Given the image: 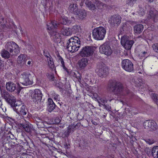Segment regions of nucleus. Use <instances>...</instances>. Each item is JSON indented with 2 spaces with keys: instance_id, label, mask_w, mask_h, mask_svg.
<instances>
[{
  "instance_id": "38",
  "label": "nucleus",
  "mask_w": 158,
  "mask_h": 158,
  "mask_svg": "<svg viewBox=\"0 0 158 158\" xmlns=\"http://www.w3.org/2000/svg\"><path fill=\"white\" fill-rule=\"evenodd\" d=\"M7 137L8 139H13L15 138L14 135L12 134L11 132L10 131H9L8 132L7 134Z\"/></svg>"
},
{
  "instance_id": "2",
  "label": "nucleus",
  "mask_w": 158,
  "mask_h": 158,
  "mask_svg": "<svg viewBox=\"0 0 158 158\" xmlns=\"http://www.w3.org/2000/svg\"><path fill=\"white\" fill-rule=\"evenodd\" d=\"M81 44L80 39L77 37L74 36L69 40L66 48L68 51L74 52L78 51L80 47Z\"/></svg>"
},
{
  "instance_id": "36",
  "label": "nucleus",
  "mask_w": 158,
  "mask_h": 158,
  "mask_svg": "<svg viewBox=\"0 0 158 158\" xmlns=\"http://www.w3.org/2000/svg\"><path fill=\"white\" fill-rule=\"evenodd\" d=\"M49 60H48V64L49 66L52 69L54 68V65L52 58H50Z\"/></svg>"
},
{
  "instance_id": "60",
  "label": "nucleus",
  "mask_w": 158,
  "mask_h": 158,
  "mask_svg": "<svg viewBox=\"0 0 158 158\" xmlns=\"http://www.w3.org/2000/svg\"><path fill=\"white\" fill-rule=\"evenodd\" d=\"M149 149V152H150V151H151V150L150 149Z\"/></svg>"
},
{
  "instance_id": "29",
  "label": "nucleus",
  "mask_w": 158,
  "mask_h": 158,
  "mask_svg": "<svg viewBox=\"0 0 158 158\" xmlns=\"http://www.w3.org/2000/svg\"><path fill=\"white\" fill-rule=\"evenodd\" d=\"M152 153L154 158H158V147H154L152 148Z\"/></svg>"
},
{
  "instance_id": "3",
  "label": "nucleus",
  "mask_w": 158,
  "mask_h": 158,
  "mask_svg": "<svg viewBox=\"0 0 158 158\" xmlns=\"http://www.w3.org/2000/svg\"><path fill=\"white\" fill-rule=\"evenodd\" d=\"M11 107L17 114L22 116L26 115L28 112L26 106L21 101H17Z\"/></svg>"
},
{
  "instance_id": "1",
  "label": "nucleus",
  "mask_w": 158,
  "mask_h": 158,
  "mask_svg": "<svg viewBox=\"0 0 158 158\" xmlns=\"http://www.w3.org/2000/svg\"><path fill=\"white\" fill-rule=\"evenodd\" d=\"M107 88L115 95L120 97L125 96L130 93L127 89L124 88L121 83L116 81H109L108 83Z\"/></svg>"
},
{
  "instance_id": "17",
  "label": "nucleus",
  "mask_w": 158,
  "mask_h": 158,
  "mask_svg": "<svg viewBox=\"0 0 158 158\" xmlns=\"http://www.w3.org/2000/svg\"><path fill=\"white\" fill-rule=\"evenodd\" d=\"M148 20L149 21L153 22H156L158 19L157 15H158V11L155 9L151 8L148 12Z\"/></svg>"
},
{
  "instance_id": "41",
  "label": "nucleus",
  "mask_w": 158,
  "mask_h": 158,
  "mask_svg": "<svg viewBox=\"0 0 158 158\" xmlns=\"http://www.w3.org/2000/svg\"><path fill=\"white\" fill-rule=\"evenodd\" d=\"M141 53H142V56L143 57H147L150 55L149 52L148 51L142 52Z\"/></svg>"
},
{
  "instance_id": "31",
  "label": "nucleus",
  "mask_w": 158,
  "mask_h": 158,
  "mask_svg": "<svg viewBox=\"0 0 158 158\" xmlns=\"http://www.w3.org/2000/svg\"><path fill=\"white\" fill-rule=\"evenodd\" d=\"M88 146V143L86 142L83 140L81 142V143L79 144V147H80V149H84L85 147Z\"/></svg>"
},
{
  "instance_id": "24",
  "label": "nucleus",
  "mask_w": 158,
  "mask_h": 158,
  "mask_svg": "<svg viewBox=\"0 0 158 158\" xmlns=\"http://www.w3.org/2000/svg\"><path fill=\"white\" fill-rule=\"evenodd\" d=\"M85 4L91 10H95L96 9V7L95 5L92 3L89 0H85Z\"/></svg>"
},
{
  "instance_id": "13",
  "label": "nucleus",
  "mask_w": 158,
  "mask_h": 158,
  "mask_svg": "<svg viewBox=\"0 0 158 158\" xmlns=\"http://www.w3.org/2000/svg\"><path fill=\"white\" fill-rule=\"evenodd\" d=\"M31 75L29 73H23L20 76L21 83L25 85H32L33 80L30 79Z\"/></svg>"
},
{
  "instance_id": "9",
  "label": "nucleus",
  "mask_w": 158,
  "mask_h": 158,
  "mask_svg": "<svg viewBox=\"0 0 158 158\" xmlns=\"http://www.w3.org/2000/svg\"><path fill=\"white\" fill-rule=\"evenodd\" d=\"M72 20L68 19L67 17H64V18L61 17V18L58 20V22L54 20L47 24V26L48 27V29H49L50 28L51 29L52 26L54 28H56V27H55V26L53 25V23H54V22H56V23H57L56 24H59V26H64V25H65L67 24H71L72 23Z\"/></svg>"
},
{
  "instance_id": "46",
  "label": "nucleus",
  "mask_w": 158,
  "mask_h": 158,
  "mask_svg": "<svg viewBox=\"0 0 158 158\" xmlns=\"http://www.w3.org/2000/svg\"><path fill=\"white\" fill-rule=\"evenodd\" d=\"M4 66V61L1 60L0 57V68H2Z\"/></svg>"
},
{
  "instance_id": "51",
  "label": "nucleus",
  "mask_w": 158,
  "mask_h": 158,
  "mask_svg": "<svg viewBox=\"0 0 158 158\" xmlns=\"http://www.w3.org/2000/svg\"><path fill=\"white\" fill-rule=\"evenodd\" d=\"M46 58L48 62V60H49L50 59V58H52L50 55V56H48V57H46Z\"/></svg>"
},
{
  "instance_id": "21",
  "label": "nucleus",
  "mask_w": 158,
  "mask_h": 158,
  "mask_svg": "<svg viewBox=\"0 0 158 158\" xmlns=\"http://www.w3.org/2000/svg\"><path fill=\"white\" fill-rule=\"evenodd\" d=\"M89 64V60L86 58H82L77 63L80 70L84 69Z\"/></svg>"
},
{
  "instance_id": "59",
  "label": "nucleus",
  "mask_w": 158,
  "mask_h": 158,
  "mask_svg": "<svg viewBox=\"0 0 158 158\" xmlns=\"http://www.w3.org/2000/svg\"><path fill=\"white\" fill-rule=\"evenodd\" d=\"M57 98H56H56H55V99H57Z\"/></svg>"
},
{
  "instance_id": "28",
  "label": "nucleus",
  "mask_w": 158,
  "mask_h": 158,
  "mask_svg": "<svg viewBox=\"0 0 158 158\" xmlns=\"http://www.w3.org/2000/svg\"><path fill=\"white\" fill-rule=\"evenodd\" d=\"M1 54L2 57L5 59H8L10 57V54L7 49H3L1 52Z\"/></svg>"
},
{
  "instance_id": "12",
  "label": "nucleus",
  "mask_w": 158,
  "mask_h": 158,
  "mask_svg": "<svg viewBox=\"0 0 158 158\" xmlns=\"http://www.w3.org/2000/svg\"><path fill=\"white\" fill-rule=\"evenodd\" d=\"M121 65L122 68L126 71L130 72L134 70L133 64L129 60H123L121 62Z\"/></svg>"
},
{
  "instance_id": "57",
  "label": "nucleus",
  "mask_w": 158,
  "mask_h": 158,
  "mask_svg": "<svg viewBox=\"0 0 158 158\" xmlns=\"http://www.w3.org/2000/svg\"><path fill=\"white\" fill-rule=\"evenodd\" d=\"M98 103H99V106H100V101L99 100H98Z\"/></svg>"
},
{
  "instance_id": "33",
  "label": "nucleus",
  "mask_w": 158,
  "mask_h": 158,
  "mask_svg": "<svg viewBox=\"0 0 158 158\" xmlns=\"http://www.w3.org/2000/svg\"><path fill=\"white\" fill-rule=\"evenodd\" d=\"M112 99V98H109V96H107L104 100L103 99H101V101L102 102V103L101 104L103 106L106 107V106L105 104V102H106L108 101H109L110 102Z\"/></svg>"
},
{
  "instance_id": "40",
  "label": "nucleus",
  "mask_w": 158,
  "mask_h": 158,
  "mask_svg": "<svg viewBox=\"0 0 158 158\" xmlns=\"http://www.w3.org/2000/svg\"><path fill=\"white\" fill-rule=\"evenodd\" d=\"M145 142L149 144H152L154 143L155 141L152 139H148L145 140Z\"/></svg>"
},
{
  "instance_id": "32",
  "label": "nucleus",
  "mask_w": 158,
  "mask_h": 158,
  "mask_svg": "<svg viewBox=\"0 0 158 158\" xmlns=\"http://www.w3.org/2000/svg\"><path fill=\"white\" fill-rule=\"evenodd\" d=\"M80 28V27L79 25H76L73 27L71 31L74 33H76L79 31Z\"/></svg>"
},
{
  "instance_id": "43",
  "label": "nucleus",
  "mask_w": 158,
  "mask_h": 158,
  "mask_svg": "<svg viewBox=\"0 0 158 158\" xmlns=\"http://www.w3.org/2000/svg\"><path fill=\"white\" fill-rule=\"evenodd\" d=\"M152 48L154 51L158 53V44H154L152 46Z\"/></svg>"
},
{
  "instance_id": "10",
  "label": "nucleus",
  "mask_w": 158,
  "mask_h": 158,
  "mask_svg": "<svg viewBox=\"0 0 158 158\" xmlns=\"http://www.w3.org/2000/svg\"><path fill=\"white\" fill-rule=\"evenodd\" d=\"M95 49L94 47L86 46L82 48L79 54L82 57H88L91 56L94 52Z\"/></svg>"
},
{
  "instance_id": "56",
  "label": "nucleus",
  "mask_w": 158,
  "mask_h": 158,
  "mask_svg": "<svg viewBox=\"0 0 158 158\" xmlns=\"http://www.w3.org/2000/svg\"><path fill=\"white\" fill-rule=\"evenodd\" d=\"M71 18L70 19H73V20H74V17H71Z\"/></svg>"
},
{
  "instance_id": "61",
  "label": "nucleus",
  "mask_w": 158,
  "mask_h": 158,
  "mask_svg": "<svg viewBox=\"0 0 158 158\" xmlns=\"http://www.w3.org/2000/svg\"><path fill=\"white\" fill-rule=\"evenodd\" d=\"M39 120H40V121H42V120H40V119H39Z\"/></svg>"
},
{
  "instance_id": "52",
  "label": "nucleus",
  "mask_w": 158,
  "mask_h": 158,
  "mask_svg": "<svg viewBox=\"0 0 158 158\" xmlns=\"http://www.w3.org/2000/svg\"><path fill=\"white\" fill-rule=\"evenodd\" d=\"M92 123L93 124H94V125H98V123H96V122H95V121H92Z\"/></svg>"
},
{
  "instance_id": "45",
  "label": "nucleus",
  "mask_w": 158,
  "mask_h": 158,
  "mask_svg": "<svg viewBox=\"0 0 158 158\" xmlns=\"http://www.w3.org/2000/svg\"><path fill=\"white\" fill-rule=\"evenodd\" d=\"M43 53L44 56H45L46 57H48V56H50V54L48 51L45 49L44 50Z\"/></svg>"
},
{
  "instance_id": "7",
  "label": "nucleus",
  "mask_w": 158,
  "mask_h": 158,
  "mask_svg": "<svg viewBox=\"0 0 158 158\" xmlns=\"http://www.w3.org/2000/svg\"><path fill=\"white\" fill-rule=\"evenodd\" d=\"M6 88L7 90L10 92H12L15 90L16 93L19 94L23 88L21 86L19 83H15L12 81H9L6 84Z\"/></svg>"
},
{
  "instance_id": "4",
  "label": "nucleus",
  "mask_w": 158,
  "mask_h": 158,
  "mask_svg": "<svg viewBox=\"0 0 158 158\" xmlns=\"http://www.w3.org/2000/svg\"><path fill=\"white\" fill-rule=\"evenodd\" d=\"M105 28L102 27L96 28L93 31V36L95 40H102L105 37L106 34Z\"/></svg>"
},
{
  "instance_id": "16",
  "label": "nucleus",
  "mask_w": 158,
  "mask_h": 158,
  "mask_svg": "<svg viewBox=\"0 0 158 158\" xmlns=\"http://www.w3.org/2000/svg\"><path fill=\"white\" fill-rule=\"evenodd\" d=\"M100 52L107 56L110 55L112 53V50L107 42L105 43L99 47Z\"/></svg>"
},
{
  "instance_id": "26",
  "label": "nucleus",
  "mask_w": 158,
  "mask_h": 158,
  "mask_svg": "<svg viewBox=\"0 0 158 158\" xmlns=\"http://www.w3.org/2000/svg\"><path fill=\"white\" fill-rule=\"evenodd\" d=\"M26 58L24 54H21L18 57L17 62L21 66L23 65L25 62Z\"/></svg>"
},
{
  "instance_id": "5",
  "label": "nucleus",
  "mask_w": 158,
  "mask_h": 158,
  "mask_svg": "<svg viewBox=\"0 0 158 158\" xmlns=\"http://www.w3.org/2000/svg\"><path fill=\"white\" fill-rule=\"evenodd\" d=\"M5 48L12 55H17L20 52L18 45L13 41L8 42Z\"/></svg>"
},
{
  "instance_id": "14",
  "label": "nucleus",
  "mask_w": 158,
  "mask_h": 158,
  "mask_svg": "<svg viewBox=\"0 0 158 158\" xmlns=\"http://www.w3.org/2000/svg\"><path fill=\"white\" fill-rule=\"evenodd\" d=\"M121 43L126 49L128 50L131 49L134 42L133 40H129L127 36L124 35L122 37Z\"/></svg>"
},
{
  "instance_id": "20",
  "label": "nucleus",
  "mask_w": 158,
  "mask_h": 158,
  "mask_svg": "<svg viewBox=\"0 0 158 158\" xmlns=\"http://www.w3.org/2000/svg\"><path fill=\"white\" fill-rule=\"evenodd\" d=\"M52 27L51 29L50 28L49 29L48 28V27L47 28L48 30H50V31L49 32V33L51 35V36L52 37V38L54 39V41L57 42L60 41L61 39L60 35L56 31H54L53 30H52V29L54 28L52 26Z\"/></svg>"
},
{
  "instance_id": "35",
  "label": "nucleus",
  "mask_w": 158,
  "mask_h": 158,
  "mask_svg": "<svg viewBox=\"0 0 158 158\" xmlns=\"http://www.w3.org/2000/svg\"><path fill=\"white\" fill-rule=\"evenodd\" d=\"M152 98L153 100L156 102V103L158 104V95L154 93H152Z\"/></svg>"
},
{
  "instance_id": "42",
  "label": "nucleus",
  "mask_w": 158,
  "mask_h": 158,
  "mask_svg": "<svg viewBox=\"0 0 158 158\" xmlns=\"http://www.w3.org/2000/svg\"><path fill=\"white\" fill-rule=\"evenodd\" d=\"M74 125L73 124V125H69V126L68 127V132L70 133L71 132V131H73L74 129L75 128H74Z\"/></svg>"
},
{
  "instance_id": "53",
  "label": "nucleus",
  "mask_w": 158,
  "mask_h": 158,
  "mask_svg": "<svg viewBox=\"0 0 158 158\" xmlns=\"http://www.w3.org/2000/svg\"><path fill=\"white\" fill-rule=\"evenodd\" d=\"M41 124H43L42 122L39 121L37 125L38 126L39 125H41Z\"/></svg>"
},
{
  "instance_id": "27",
  "label": "nucleus",
  "mask_w": 158,
  "mask_h": 158,
  "mask_svg": "<svg viewBox=\"0 0 158 158\" xmlns=\"http://www.w3.org/2000/svg\"><path fill=\"white\" fill-rule=\"evenodd\" d=\"M20 127H22L25 131L27 132L31 131V127L29 126L28 123H23L20 124Z\"/></svg>"
},
{
  "instance_id": "19",
  "label": "nucleus",
  "mask_w": 158,
  "mask_h": 158,
  "mask_svg": "<svg viewBox=\"0 0 158 158\" xmlns=\"http://www.w3.org/2000/svg\"><path fill=\"white\" fill-rule=\"evenodd\" d=\"M122 18L119 15H113L111 16L109 21L110 25L112 27L115 25L118 26L121 22Z\"/></svg>"
},
{
  "instance_id": "37",
  "label": "nucleus",
  "mask_w": 158,
  "mask_h": 158,
  "mask_svg": "<svg viewBox=\"0 0 158 158\" xmlns=\"http://www.w3.org/2000/svg\"><path fill=\"white\" fill-rule=\"evenodd\" d=\"M141 81H140L137 84V86L139 87L140 88H143V87L145 86V81L144 80H141Z\"/></svg>"
},
{
  "instance_id": "39",
  "label": "nucleus",
  "mask_w": 158,
  "mask_h": 158,
  "mask_svg": "<svg viewBox=\"0 0 158 158\" xmlns=\"http://www.w3.org/2000/svg\"><path fill=\"white\" fill-rule=\"evenodd\" d=\"M136 1L137 0H127V4L130 6H132Z\"/></svg>"
},
{
  "instance_id": "62",
  "label": "nucleus",
  "mask_w": 158,
  "mask_h": 158,
  "mask_svg": "<svg viewBox=\"0 0 158 158\" xmlns=\"http://www.w3.org/2000/svg\"><path fill=\"white\" fill-rule=\"evenodd\" d=\"M104 117H105V115H104Z\"/></svg>"
},
{
  "instance_id": "50",
  "label": "nucleus",
  "mask_w": 158,
  "mask_h": 158,
  "mask_svg": "<svg viewBox=\"0 0 158 158\" xmlns=\"http://www.w3.org/2000/svg\"><path fill=\"white\" fill-rule=\"evenodd\" d=\"M55 120L56 121V123H59L60 122V119H59V118H56L55 119Z\"/></svg>"
},
{
  "instance_id": "34",
  "label": "nucleus",
  "mask_w": 158,
  "mask_h": 158,
  "mask_svg": "<svg viewBox=\"0 0 158 158\" xmlns=\"http://www.w3.org/2000/svg\"><path fill=\"white\" fill-rule=\"evenodd\" d=\"M96 1V2H95V4L96 5V6L98 7V8L99 9H101L102 8L104 4L101 2L98 1Z\"/></svg>"
},
{
  "instance_id": "6",
  "label": "nucleus",
  "mask_w": 158,
  "mask_h": 158,
  "mask_svg": "<svg viewBox=\"0 0 158 158\" xmlns=\"http://www.w3.org/2000/svg\"><path fill=\"white\" fill-rule=\"evenodd\" d=\"M2 97L4 98L6 102L11 107L13 106L16 101L15 98L12 94H10L5 90H1Z\"/></svg>"
},
{
  "instance_id": "44",
  "label": "nucleus",
  "mask_w": 158,
  "mask_h": 158,
  "mask_svg": "<svg viewBox=\"0 0 158 158\" xmlns=\"http://www.w3.org/2000/svg\"><path fill=\"white\" fill-rule=\"evenodd\" d=\"M48 77L50 81H54L55 77L53 74H48Z\"/></svg>"
},
{
  "instance_id": "47",
  "label": "nucleus",
  "mask_w": 158,
  "mask_h": 158,
  "mask_svg": "<svg viewBox=\"0 0 158 158\" xmlns=\"http://www.w3.org/2000/svg\"><path fill=\"white\" fill-rule=\"evenodd\" d=\"M60 62L62 64V66L63 67V68L64 69H65L66 67H65L64 64V62L63 60V59H62V60H60Z\"/></svg>"
},
{
  "instance_id": "15",
  "label": "nucleus",
  "mask_w": 158,
  "mask_h": 158,
  "mask_svg": "<svg viewBox=\"0 0 158 158\" xmlns=\"http://www.w3.org/2000/svg\"><path fill=\"white\" fill-rule=\"evenodd\" d=\"M42 94L41 91L38 89H35L31 95L33 101L35 103L40 102L41 101Z\"/></svg>"
},
{
  "instance_id": "55",
  "label": "nucleus",
  "mask_w": 158,
  "mask_h": 158,
  "mask_svg": "<svg viewBox=\"0 0 158 158\" xmlns=\"http://www.w3.org/2000/svg\"><path fill=\"white\" fill-rule=\"evenodd\" d=\"M31 62L30 61H28V62H27V64L29 65H30L31 64Z\"/></svg>"
},
{
  "instance_id": "11",
  "label": "nucleus",
  "mask_w": 158,
  "mask_h": 158,
  "mask_svg": "<svg viewBox=\"0 0 158 158\" xmlns=\"http://www.w3.org/2000/svg\"><path fill=\"white\" fill-rule=\"evenodd\" d=\"M144 128L150 131H153L157 130L158 126L156 122L152 120H147L143 123Z\"/></svg>"
},
{
  "instance_id": "48",
  "label": "nucleus",
  "mask_w": 158,
  "mask_h": 158,
  "mask_svg": "<svg viewBox=\"0 0 158 158\" xmlns=\"http://www.w3.org/2000/svg\"><path fill=\"white\" fill-rule=\"evenodd\" d=\"M7 62L8 63H10V65H12L13 63V61L11 59H8L7 60Z\"/></svg>"
},
{
  "instance_id": "49",
  "label": "nucleus",
  "mask_w": 158,
  "mask_h": 158,
  "mask_svg": "<svg viewBox=\"0 0 158 158\" xmlns=\"http://www.w3.org/2000/svg\"><path fill=\"white\" fill-rule=\"evenodd\" d=\"M81 123H77L74 126V128H76V127H79L80 126Z\"/></svg>"
},
{
  "instance_id": "25",
  "label": "nucleus",
  "mask_w": 158,
  "mask_h": 158,
  "mask_svg": "<svg viewBox=\"0 0 158 158\" xmlns=\"http://www.w3.org/2000/svg\"><path fill=\"white\" fill-rule=\"evenodd\" d=\"M75 14L77 15L78 18L80 19H83L86 15V12L84 10H81V11H77V12Z\"/></svg>"
},
{
  "instance_id": "58",
  "label": "nucleus",
  "mask_w": 158,
  "mask_h": 158,
  "mask_svg": "<svg viewBox=\"0 0 158 158\" xmlns=\"http://www.w3.org/2000/svg\"><path fill=\"white\" fill-rule=\"evenodd\" d=\"M57 56L58 57H59V56H60L59 54H58V55H57Z\"/></svg>"
},
{
  "instance_id": "18",
  "label": "nucleus",
  "mask_w": 158,
  "mask_h": 158,
  "mask_svg": "<svg viewBox=\"0 0 158 158\" xmlns=\"http://www.w3.org/2000/svg\"><path fill=\"white\" fill-rule=\"evenodd\" d=\"M56 22H54L53 23V25L55 26V27L59 28L64 35L69 36L72 34L73 32L71 31H70L69 28L65 27L64 26H59V24H56Z\"/></svg>"
},
{
  "instance_id": "30",
  "label": "nucleus",
  "mask_w": 158,
  "mask_h": 158,
  "mask_svg": "<svg viewBox=\"0 0 158 158\" xmlns=\"http://www.w3.org/2000/svg\"><path fill=\"white\" fill-rule=\"evenodd\" d=\"M69 9L71 11L73 12L74 14L78 10L77 6L76 4H71L69 6Z\"/></svg>"
},
{
  "instance_id": "54",
  "label": "nucleus",
  "mask_w": 158,
  "mask_h": 158,
  "mask_svg": "<svg viewBox=\"0 0 158 158\" xmlns=\"http://www.w3.org/2000/svg\"><path fill=\"white\" fill-rule=\"evenodd\" d=\"M62 59H63V58L60 56L59 57V60H62Z\"/></svg>"
},
{
  "instance_id": "23",
  "label": "nucleus",
  "mask_w": 158,
  "mask_h": 158,
  "mask_svg": "<svg viewBox=\"0 0 158 158\" xmlns=\"http://www.w3.org/2000/svg\"><path fill=\"white\" fill-rule=\"evenodd\" d=\"M143 29V26L141 24H138L134 27V31L135 33L139 34L142 32Z\"/></svg>"
},
{
  "instance_id": "8",
  "label": "nucleus",
  "mask_w": 158,
  "mask_h": 158,
  "mask_svg": "<svg viewBox=\"0 0 158 158\" xmlns=\"http://www.w3.org/2000/svg\"><path fill=\"white\" fill-rule=\"evenodd\" d=\"M95 71L101 77H105L108 73L105 64L102 62L98 63L97 64Z\"/></svg>"
},
{
  "instance_id": "22",
  "label": "nucleus",
  "mask_w": 158,
  "mask_h": 158,
  "mask_svg": "<svg viewBox=\"0 0 158 158\" xmlns=\"http://www.w3.org/2000/svg\"><path fill=\"white\" fill-rule=\"evenodd\" d=\"M48 110L49 112H52L55 108L56 105L51 98H49L48 100Z\"/></svg>"
}]
</instances>
